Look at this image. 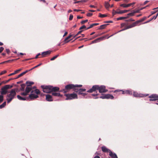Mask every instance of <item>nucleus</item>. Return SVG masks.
I'll return each instance as SVG.
<instances>
[{
  "label": "nucleus",
  "mask_w": 158,
  "mask_h": 158,
  "mask_svg": "<svg viewBox=\"0 0 158 158\" xmlns=\"http://www.w3.org/2000/svg\"><path fill=\"white\" fill-rule=\"evenodd\" d=\"M6 71L4 70L2 71L0 73V75H2L5 73H6Z\"/></svg>",
  "instance_id": "obj_46"
},
{
  "label": "nucleus",
  "mask_w": 158,
  "mask_h": 158,
  "mask_svg": "<svg viewBox=\"0 0 158 158\" xmlns=\"http://www.w3.org/2000/svg\"><path fill=\"white\" fill-rule=\"evenodd\" d=\"M128 17H121L117 18V20H121L124 19H127Z\"/></svg>",
  "instance_id": "obj_34"
},
{
  "label": "nucleus",
  "mask_w": 158,
  "mask_h": 158,
  "mask_svg": "<svg viewBox=\"0 0 158 158\" xmlns=\"http://www.w3.org/2000/svg\"><path fill=\"white\" fill-rule=\"evenodd\" d=\"M21 90L22 91H24V88L25 87V85L24 84H22L21 85Z\"/></svg>",
  "instance_id": "obj_36"
},
{
  "label": "nucleus",
  "mask_w": 158,
  "mask_h": 158,
  "mask_svg": "<svg viewBox=\"0 0 158 158\" xmlns=\"http://www.w3.org/2000/svg\"><path fill=\"white\" fill-rule=\"evenodd\" d=\"M6 102H4L2 104L0 105V109H2L6 105Z\"/></svg>",
  "instance_id": "obj_33"
},
{
  "label": "nucleus",
  "mask_w": 158,
  "mask_h": 158,
  "mask_svg": "<svg viewBox=\"0 0 158 158\" xmlns=\"http://www.w3.org/2000/svg\"><path fill=\"white\" fill-rule=\"evenodd\" d=\"M40 92L39 89H35L34 91H31V94L29 96V97L31 99L36 98L38 97L37 94H40Z\"/></svg>",
  "instance_id": "obj_4"
},
{
  "label": "nucleus",
  "mask_w": 158,
  "mask_h": 158,
  "mask_svg": "<svg viewBox=\"0 0 158 158\" xmlns=\"http://www.w3.org/2000/svg\"><path fill=\"white\" fill-rule=\"evenodd\" d=\"M51 89H52V92H56L58 91L59 90V88L57 87H53L52 86H51Z\"/></svg>",
  "instance_id": "obj_17"
},
{
  "label": "nucleus",
  "mask_w": 158,
  "mask_h": 158,
  "mask_svg": "<svg viewBox=\"0 0 158 158\" xmlns=\"http://www.w3.org/2000/svg\"><path fill=\"white\" fill-rule=\"evenodd\" d=\"M110 6V4H109V3L108 2H105V6L106 9H107L108 8H109V7Z\"/></svg>",
  "instance_id": "obj_32"
},
{
  "label": "nucleus",
  "mask_w": 158,
  "mask_h": 158,
  "mask_svg": "<svg viewBox=\"0 0 158 158\" xmlns=\"http://www.w3.org/2000/svg\"><path fill=\"white\" fill-rule=\"evenodd\" d=\"M97 36V35L94 36L92 38L89 39V40H92V39H94V38H96Z\"/></svg>",
  "instance_id": "obj_58"
},
{
  "label": "nucleus",
  "mask_w": 158,
  "mask_h": 158,
  "mask_svg": "<svg viewBox=\"0 0 158 158\" xmlns=\"http://www.w3.org/2000/svg\"><path fill=\"white\" fill-rule=\"evenodd\" d=\"M40 55V53H39L37 55H36V56H35V58L36 59L37 58H38V56H39Z\"/></svg>",
  "instance_id": "obj_59"
},
{
  "label": "nucleus",
  "mask_w": 158,
  "mask_h": 158,
  "mask_svg": "<svg viewBox=\"0 0 158 158\" xmlns=\"http://www.w3.org/2000/svg\"><path fill=\"white\" fill-rule=\"evenodd\" d=\"M83 18V17H80L79 16H78L77 17V19H81V18Z\"/></svg>",
  "instance_id": "obj_62"
},
{
  "label": "nucleus",
  "mask_w": 158,
  "mask_h": 158,
  "mask_svg": "<svg viewBox=\"0 0 158 158\" xmlns=\"http://www.w3.org/2000/svg\"><path fill=\"white\" fill-rule=\"evenodd\" d=\"M42 64L41 63H40V64H38V65L35 66L34 67V68H36L37 67H38V66H40V65H41Z\"/></svg>",
  "instance_id": "obj_61"
},
{
  "label": "nucleus",
  "mask_w": 158,
  "mask_h": 158,
  "mask_svg": "<svg viewBox=\"0 0 158 158\" xmlns=\"http://www.w3.org/2000/svg\"><path fill=\"white\" fill-rule=\"evenodd\" d=\"M26 84L27 85V86H28V87H31V85L33 84L34 83L32 81H26Z\"/></svg>",
  "instance_id": "obj_22"
},
{
  "label": "nucleus",
  "mask_w": 158,
  "mask_h": 158,
  "mask_svg": "<svg viewBox=\"0 0 158 158\" xmlns=\"http://www.w3.org/2000/svg\"><path fill=\"white\" fill-rule=\"evenodd\" d=\"M142 22V21H141V19H140L139 20H138V21H136L134 23H135V24H136H136H137L138 23H139L140 22Z\"/></svg>",
  "instance_id": "obj_45"
},
{
  "label": "nucleus",
  "mask_w": 158,
  "mask_h": 158,
  "mask_svg": "<svg viewBox=\"0 0 158 158\" xmlns=\"http://www.w3.org/2000/svg\"><path fill=\"white\" fill-rule=\"evenodd\" d=\"M93 15V14L92 13H88L86 15L87 16H91Z\"/></svg>",
  "instance_id": "obj_50"
},
{
  "label": "nucleus",
  "mask_w": 158,
  "mask_h": 158,
  "mask_svg": "<svg viewBox=\"0 0 158 158\" xmlns=\"http://www.w3.org/2000/svg\"><path fill=\"white\" fill-rule=\"evenodd\" d=\"M125 93L128 94L129 95H132V90H127L125 91Z\"/></svg>",
  "instance_id": "obj_30"
},
{
  "label": "nucleus",
  "mask_w": 158,
  "mask_h": 158,
  "mask_svg": "<svg viewBox=\"0 0 158 158\" xmlns=\"http://www.w3.org/2000/svg\"><path fill=\"white\" fill-rule=\"evenodd\" d=\"M32 87H28L27 86L25 89V91L28 94L31 90Z\"/></svg>",
  "instance_id": "obj_21"
},
{
  "label": "nucleus",
  "mask_w": 158,
  "mask_h": 158,
  "mask_svg": "<svg viewBox=\"0 0 158 158\" xmlns=\"http://www.w3.org/2000/svg\"><path fill=\"white\" fill-rule=\"evenodd\" d=\"M106 99H113L114 98V96L110 94H106Z\"/></svg>",
  "instance_id": "obj_18"
},
{
  "label": "nucleus",
  "mask_w": 158,
  "mask_h": 158,
  "mask_svg": "<svg viewBox=\"0 0 158 158\" xmlns=\"http://www.w3.org/2000/svg\"><path fill=\"white\" fill-rule=\"evenodd\" d=\"M134 14H135V13H134V12L133 11L132 12L128 13V14H127V15L128 16H133L134 15Z\"/></svg>",
  "instance_id": "obj_40"
},
{
  "label": "nucleus",
  "mask_w": 158,
  "mask_h": 158,
  "mask_svg": "<svg viewBox=\"0 0 158 158\" xmlns=\"http://www.w3.org/2000/svg\"><path fill=\"white\" fill-rule=\"evenodd\" d=\"M140 11V10L139 9V10H137L134 11H133L134 12V13L135 14V13H139Z\"/></svg>",
  "instance_id": "obj_53"
},
{
  "label": "nucleus",
  "mask_w": 158,
  "mask_h": 158,
  "mask_svg": "<svg viewBox=\"0 0 158 158\" xmlns=\"http://www.w3.org/2000/svg\"><path fill=\"white\" fill-rule=\"evenodd\" d=\"M107 24H103L100 26V27L99 28V29H104L106 27V26L107 25Z\"/></svg>",
  "instance_id": "obj_35"
},
{
  "label": "nucleus",
  "mask_w": 158,
  "mask_h": 158,
  "mask_svg": "<svg viewBox=\"0 0 158 158\" xmlns=\"http://www.w3.org/2000/svg\"><path fill=\"white\" fill-rule=\"evenodd\" d=\"M41 87L43 89L44 92L46 93H49L52 92L51 86L41 85Z\"/></svg>",
  "instance_id": "obj_5"
},
{
  "label": "nucleus",
  "mask_w": 158,
  "mask_h": 158,
  "mask_svg": "<svg viewBox=\"0 0 158 158\" xmlns=\"http://www.w3.org/2000/svg\"><path fill=\"white\" fill-rule=\"evenodd\" d=\"M100 98H101L102 99H106V94H104L102 96H100L99 97Z\"/></svg>",
  "instance_id": "obj_42"
},
{
  "label": "nucleus",
  "mask_w": 158,
  "mask_h": 158,
  "mask_svg": "<svg viewBox=\"0 0 158 158\" xmlns=\"http://www.w3.org/2000/svg\"><path fill=\"white\" fill-rule=\"evenodd\" d=\"M119 11H115L114 10H113L112 14L113 15H114L116 14H118Z\"/></svg>",
  "instance_id": "obj_41"
},
{
  "label": "nucleus",
  "mask_w": 158,
  "mask_h": 158,
  "mask_svg": "<svg viewBox=\"0 0 158 158\" xmlns=\"http://www.w3.org/2000/svg\"><path fill=\"white\" fill-rule=\"evenodd\" d=\"M136 26V25L135 24V23H134L132 24H131V25H130L129 26H127V27H126L125 28L123 29L120 31H119V32H120V31H122L126 30V29H129V28H131L132 27H135Z\"/></svg>",
  "instance_id": "obj_11"
},
{
  "label": "nucleus",
  "mask_w": 158,
  "mask_h": 158,
  "mask_svg": "<svg viewBox=\"0 0 158 158\" xmlns=\"http://www.w3.org/2000/svg\"><path fill=\"white\" fill-rule=\"evenodd\" d=\"M59 56L58 55H56L53 57L50 60L51 61H52L54 60L55 59H56L58 56Z\"/></svg>",
  "instance_id": "obj_39"
},
{
  "label": "nucleus",
  "mask_w": 158,
  "mask_h": 158,
  "mask_svg": "<svg viewBox=\"0 0 158 158\" xmlns=\"http://www.w3.org/2000/svg\"><path fill=\"white\" fill-rule=\"evenodd\" d=\"M109 155L112 158H118L116 154L113 153L111 151H110Z\"/></svg>",
  "instance_id": "obj_15"
},
{
  "label": "nucleus",
  "mask_w": 158,
  "mask_h": 158,
  "mask_svg": "<svg viewBox=\"0 0 158 158\" xmlns=\"http://www.w3.org/2000/svg\"><path fill=\"white\" fill-rule=\"evenodd\" d=\"M82 86L81 85H74L72 84L68 85L65 86V88L63 90L64 93H66L68 90L70 89H73L74 90L76 87H81Z\"/></svg>",
  "instance_id": "obj_2"
},
{
  "label": "nucleus",
  "mask_w": 158,
  "mask_h": 158,
  "mask_svg": "<svg viewBox=\"0 0 158 158\" xmlns=\"http://www.w3.org/2000/svg\"><path fill=\"white\" fill-rule=\"evenodd\" d=\"M99 17L100 18H103L107 16V15L105 14H102L101 13H99Z\"/></svg>",
  "instance_id": "obj_37"
},
{
  "label": "nucleus",
  "mask_w": 158,
  "mask_h": 158,
  "mask_svg": "<svg viewBox=\"0 0 158 158\" xmlns=\"http://www.w3.org/2000/svg\"><path fill=\"white\" fill-rule=\"evenodd\" d=\"M80 94L82 95L83 96H85L86 95V94L85 93H81Z\"/></svg>",
  "instance_id": "obj_56"
},
{
  "label": "nucleus",
  "mask_w": 158,
  "mask_h": 158,
  "mask_svg": "<svg viewBox=\"0 0 158 158\" xmlns=\"http://www.w3.org/2000/svg\"><path fill=\"white\" fill-rule=\"evenodd\" d=\"M149 98H150L149 99L150 101H155L157 100V98H158V95L156 94H152L149 96Z\"/></svg>",
  "instance_id": "obj_9"
},
{
  "label": "nucleus",
  "mask_w": 158,
  "mask_h": 158,
  "mask_svg": "<svg viewBox=\"0 0 158 158\" xmlns=\"http://www.w3.org/2000/svg\"><path fill=\"white\" fill-rule=\"evenodd\" d=\"M102 151L104 152H109L110 151L109 149H107L105 146H103L102 147Z\"/></svg>",
  "instance_id": "obj_19"
},
{
  "label": "nucleus",
  "mask_w": 158,
  "mask_h": 158,
  "mask_svg": "<svg viewBox=\"0 0 158 158\" xmlns=\"http://www.w3.org/2000/svg\"><path fill=\"white\" fill-rule=\"evenodd\" d=\"M3 100V96L2 95H0V103L2 102Z\"/></svg>",
  "instance_id": "obj_38"
},
{
  "label": "nucleus",
  "mask_w": 158,
  "mask_h": 158,
  "mask_svg": "<svg viewBox=\"0 0 158 158\" xmlns=\"http://www.w3.org/2000/svg\"><path fill=\"white\" fill-rule=\"evenodd\" d=\"M4 50V48L2 47H0V53H1Z\"/></svg>",
  "instance_id": "obj_52"
},
{
  "label": "nucleus",
  "mask_w": 158,
  "mask_h": 158,
  "mask_svg": "<svg viewBox=\"0 0 158 158\" xmlns=\"http://www.w3.org/2000/svg\"><path fill=\"white\" fill-rule=\"evenodd\" d=\"M21 69H18V70H16V71H15L14 73H10V74L9 75H8V76H12V75H14L17 73H18L19 71H21Z\"/></svg>",
  "instance_id": "obj_26"
},
{
  "label": "nucleus",
  "mask_w": 158,
  "mask_h": 158,
  "mask_svg": "<svg viewBox=\"0 0 158 158\" xmlns=\"http://www.w3.org/2000/svg\"><path fill=\"white\" fill-rule=\"evenodd\" d=\"M156 12V11H154V12H152V14L151 15H150L148 17H149L151 15L154 14Z\"/></svg>",
  "instance_id": "obj_63"
},
{
  "label": "nucleus",
  "mask_w": 158,
  "mask_h": 158,
  "mask_svg": "<svg viewBox=\"0 0 158 158\" xmlns=\"http://www.w3.org/2000/svg\"><path fill=\"white\" fill-rule=\"evenodd\" d=\"M73 36L72 35H69L67 37H66L65 39H64V41L66 43H67L69 42V40L67 41V40L70 38L71 37H72Z\"/></svg>",
  "instance_id": "obj_29"
},
{
  "label": "nucleus",
  "mask_w": 158,
  "mask_h": 158,
  "mask_svg": "<svg viewBox=\"0 0 158 158\" xmlns=\"http://www.w3.org/2000/svg\"><path fill=\"white\" fill-rule=\"evenodd\" d=\"M133 95L135 97H143L147 96L148 95V94H138V93L134 91L133 92Z\"/></svg>",
  "instance_id": "obj_10"
},
{
  "label": "nucleus",
  "mask_w": 158,
  "mask_h": 158,
  "mask_svg": "<svg viewBox=\"0 0 158 158\" xmlns=\"http://www.w3.org/2000/svg\"><path fill=\"white\" fill-rule=\"evenodd\" d=\"M99 24V23H94L93 24H91L89 27H88L86 29V30H88V29H89L90 28H92L94 26L97 25Z\"/></svg>",
  "instance_id": "obj_28"
},
{
  "label": "nucleus",
  "mask_w": 158,
  "mask_h": 158,
  "mask_svg": "<svg viewBox=\"0 0 158 158\" xmlns=\"http://www.w3.org/2000/svg\"><path fill=\"white\" fill-rule=\"evenodd\" d=\"M130 10H121L118 12V14H122L123 13H125L128 11H129Z\"/></svg>",
  "instance_id": "obj_27"
},
{
  "label": "nucleus",
  "mask_w": 158,
  "mask_h": 158,
  "mask_svg": "<svg viewBox=\"0 0 158 158\" xmlns=\"http://www.w3.org/2000/svg\"><path fill=\"white\" fill-rule=\"evenodd\" d=\"M132 5V3H130L127 4H123L121 5V6L123 7L126 8L129 7Z\"/></svg>",
  "instance_id": "obj_23"
},
{
  "label": "nucleus",
  "mask_w": 158,
  "mask_h": 158,
  "mask_svg": "<svg viewBox=\"0 0 158 158\" xmlns=\"http://www.w3.org/2000/svg\"><path fill=\"white\" fill-rule=\"evenodd\" d=\"M99 88V85H93L91 88L87 91V92L88 93H92L97 90H98Z\"/></svg>",
  "instance_id": "obj_8"
},
{
  "label": "nucleus",
  "mask_w": 158,
  "mask_h": 158,
  "mask_svg": "<svg viewBox=\"0 0 158 158\" xmlns=\"http://www.w3.org/2000/svg\"><path fill=\"white\" fill-rule=\"evenodd\" d=\"M82 31H83V30H81V31H78V32L76 35H75V36H77L79 34L81 33L82 32Z\"/></svg>",
  "instance_id": "obj_48"
},
{
  "label": "nucleus",
  "mask_w": 158,
  "mask_h": 158,
  "mask_svg": "<svg viewBox=\"0 0 158 158\" xmlns=\"http://www.w3.org/2000/svg\"><path fill=\"white\" fill-rule=\"evenodd\" d=\"M99 92L100 93H105L108 91V90L106 89V86L104 85H99Z\"/></svg>",
  "instance_id": "obj_7"
},
{
  "label": "nucleus",
  "mask_w": 158,
  "mask_h": 158,
  "mask_svg": "<svg viewBox=\"0 0 158 158\" xmlns=\"http://www.w3.org/2000/svg\"><path fill=\"white\" fill-rule=\"evenodd\" d=\"M29 70H27L26 71H25L24 72H23V73H21V74H20L19 75H18V76H17V77H16L15 79H17L19 77H21L24 74H25V73H27L29 71Z\"/></svg>",
  "instance_id": "obj_20"
},
{
  "label": "nucleus",
  "mask_w": 158,
  "mask_h": 158,
  "mask_svg": "<svg viewBox=\"0 0 158 158\" xmlns=\"http://www.w3.org/2000/svg\"><path fill=\"white\" fill-rule=\"evenodd\" d=\"M17 98L19 100H21L24 101L26 100V98L22 97L19 95H18L17 96Z\"/></svg>",
  "instance_id": "obj_25"
},
{
  "label": "nucleus",
  "mask_w": 158,
  "mask_h": 158,
  "mask_svg": "<svg viewBox=\"0 0 158 158\" xmlns=\"http://www.w3.org/2000/svg\"><path fill=\"white\" fill-rule=\"evenodd\" d=\"M94 158H100V157L98 156H95Z\"/></svg>",
  "instance_id": "obj_64"
},
{
  "label": "nucleus",
  "mask_w": 158,
  "mask_h": 158,
  "mask_svg": "<svg viewBox=\"0 0 158 158\" xmlns=\"http://www.w3.org/2000/svg\"><path fill=\"white\" fill-rule=\"evenodd\" d=\"M51 51L50 50L44 52L42 53V55L43 57L45 56H46L49 55L51 53Z\"/></svg>",
  "instance_id": "obj_16"
},
{
  "label": "nucleus",
  "mask_w": 158,
  "mask_h": 158,
  "mask_svg": "<svg viewBox=\"0 0 158 158\" xmlns=\"http://www.w3.org/2000/svg\"><path fill=\"white\" fill-rule=\"evenodd\" d=\"M122 91V90H120V89L116 90L114 91V92L116 93L117 92H119L120 91Z\"/></svg>",
  "instance_id": "obj_51"
},
{
  "label": "nucleus",
  "mask_w": 158,
  "mask_h": 158,
  "mask_svg": "<svg viewBox=\"0 0 158 158\" xmlns=\"http://www.w3.org/2000/svg\"><path fill=\"white\" fill-rule=\"evenodd\" d=\"M85 28H86V26L85 25H84L80 28L79 30H81Z\"/></svg>",
  "instance_id": "obj_49"
},
{
  "label": "nucleus",
  "mask_w": 158,
  "mask_h": 158,
  "mask_svg": "<svg viewBox=\"0 0 158 158\" xmlns=\"http://www.w3.org/2000/svg\"><path fill=\"white\" fill-rule=\"evenodd\" d=\"M134 21V20L133 19H131L129 20H126L127 21Z\"/></svg>",
  "instance_id": "obj_57"
},
{
  "label": "nucleus",
  "mask_w": 158,
  "mask_h": 158,
  "mask_svg": "<svg viewBox=\"0 0 158 158\" xmlns=\"http://www.w3.org/2000/svg\"><path fill=\"white\" fill-rule=\"evenodd\" d=\"M158 15V13L157 14L156 16H154L152 18H151V19L145 22L144 23H147L149 22H150V21H151L153 19H156V18H157V16Z\"/></svg>",
  "instance_id": "obj_24"
},
{
  "label": "nucleus",
  "mask_w": 158,
  "mask_h": 158,
  "mask_svg": "<svg viewBox=\"0 0 158 158\" xmlns=\"http://www.w3.org/2000/svg\"><path fill=\"white\" fill-rule=\"evenodd\" d=\"M98 94H92V95L93 96H96L98 95Z\"/></svg>",
  "instance_id": "obj_60"
},
{
  "label": "nucleus",
  "mask_w": 158,
  "mask_h": 158,
  "mask_svg": "<svg viewBox=\"0 0 158 158\" xmlns=\"http://www.w3.org/2000/svg\"><path fill=\"white\" fill-rule=\"evenodd\" d=\"M86 90L85 89H74V91L78 93L79 94H80L82 92L85 91Z\"/></svg>",
  "instance_id": "obj_14"
},
{
  "label": "nucleus",
  "mask_w": 158,
  "mask_h": 158,
  "mask_svg": "<svg viewBox=\"0 0 158 158\" xmlns=\"http://www.w3.org/2000/svg\"><path fill=\"white\" fill-rule=\"evenodd\" d=\"M66 98V100H71L74 99H77L78 98L77 95L75 93H73L70 94H66L65 95Z\"/></svg>",
  "instance_id": "obj_6"
},
{
  "label": "nucleus",
  "mask_w": 158,
  "mask_h": 158,
  "mask_svg": "<svg viewBox=\"0 0 158 158\" xmlns=\"http://www.w3.org/2000/svg\"><path fill=\"white\" fill-rule=\"evenodd\" d=\"M104 38V37H102L98 38L95 40H94L93 41L91 42V44H94L99 42V41H100V40H103Z\"/></svg>",
  "instance_id": "obj_12"
},
{
  "label": "nucleus",
  "mask_w": 158,
  "mask_h": 158,
  "mask_svg": "<svg viewBox=\"0 0 158 158\" xmlns=\"http://www.w3.org/2000/svg\"><path fill=\"white\" fill-rule=\"evenodd\" d=\"M6 52L8 54H9L10 52V50L8 49H6Z\"/></svg>",
  "instance_id": "obj_55"
},
{
  "label": "nucleus",
  "mask_w": 158,
  "mask_h": 158,
  "mask_svg": "<svg viewBox=\"0 0 158 158\" xmlns=\"http://www.w3.org/2000/svg\"><path fill=\"white\" fill-rule=\"evenodd\" d=\"M13 85H6L2 87L1 89L0 93L1 95H5L8 92V89L12 87Z\"/></svg>",
  "instance_id": "obj_3"
},
{
  "label": "nucleus",
  "mask_w": 158,
  "mask_h": 158,
  "mask_svg": "<svg viewBox=\"0 0 158 158\" xmlns=\"http://www.w3.org/2000/svg\"><path fill=\"white\" fill-rule=\"evenodd\" d=\"M11 61L10 60H7V61H4L3 62H2V63H0V64H3V63H8V62H9V61Z\"/></svg>",
  "instance_id": "obj_54"
},
{
  "label": "nucleus",
  "mask_w": 158,
  "mask_h": 158,
  "mask_svg": "<svg viewBox=\"0 0 158 158\" xmlns=\"http://www.w3.org/2000/svg\"><path fill=\"white\" fill-rule=\"evenodd\" d=\"M16 95V92L15 89H12L8 94L6 96L7 103H9L15 98Z\"/></svg>",
  "instance_id": "obj_1"
},
{
  "label": "nucleus",
  "mask_w": 158,
  "mask_h": 158,
  "mask_svg": "<svg viewBox=\"0 0 158 158\" xmlns=\"http://www.w3.org/2000/svg\"><path fill=\"white\" fill-rule=\"evenodd\" d=\"M28 94V93H27L25 91L24 92L22 93L21 94L23 96H26Z\"/></svg>",
  "instance_id": "obj_43"
},
{
  "label": "nucleus",
  "mask_w": 158,
  "mask_h": 158,
  "mask_svg": "<svg viewBox=\"0 0 158 158\" xmlns=\"http://www.w3.org/2000/svg\"><path fill=\"white\" fill-rule=\"evenodd\" d=\"M46 99L47 101L49 102H51L53 101L52 97L51 95L48 94L46 95Z\"/></svg>",
  "instance_id": "obj_13"
},
{
  "label": "nucleus",
  "mask_w": 158,
  "mask_h": 158,
  "mask_svg": "<svg viewBox=\"0 0 158 158\" xmlns=\"http://www.w3.org/2000/svg\"><path fill=\"white\" fill-rule=\"evenodd\" d=\"M73 18V16L72 15H70L69 18V20H72Z\"/></svg>",
  "instance_id": "obj_47"
},
{
  "label": "nucleus",
  "mask_w": 158,
  "mask_h": 158,
  "mask_svg": "<svg viewBox=\"0 0 158 158\" xmlns=\"http://www.w3.org/2000/svg\"><path fill=\"white\" fill-rule=\"evenodd\" d=\"M52 94L53 96H60V94L59 93L52 92Z\"/></svg>",
  "instance_id": "obj_31"
},
{
  "label": "nucleus",
  "mask_w": 158,
  "mask_h": 158,
  "mask_svg": "<svg viewBox=\"0 0 158 158\" xmlns=\"http://www.w3.org/2000/svg\"><path fill=\"white\" fill-rule=\"evenodd\" d=\"M88 21V20L87 19H86L84 20H82L81 22V23L82 24H84L85 23L87 22Z\"/></svg>",
  "instance_id": "obj_44"
}]
</instances>
